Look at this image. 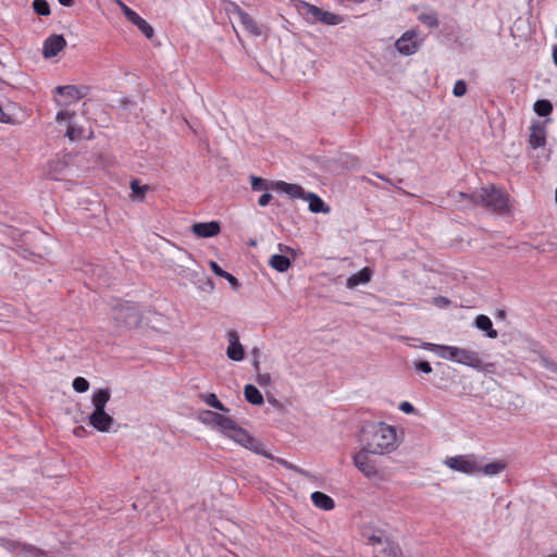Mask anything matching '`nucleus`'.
<instances>
[{
	"label": "nucleus",
	"mask_w": 557,
	"mask_h": 557,
	"mask_svg": "<svg viewBox=\"0 0 557 557\" xmlns=\"http://www.w3.org/2000/svg\"><path fill=\"white\" fill-rule=\"evenodd\" d=\"M416 38L417 33L414 30L405 32L395 42L396 50L403 55L416 53L419 49V44Z\"/></svg>",
	"instance_id": "9"
},
{
	"label": "nucleus",
	"mask_w": 557,
	"mask_h": 557,
	"mask_svg": "<svg viewBox=\"0 0 557 557\" xmlns=\"http://www.w3.org/2000/svg\"><path fill=\"white\" fill-rule=\"evenodd\" d=\"M244 395L248 403L261 406L264 403L263 396L260 391L252 384H247L244 387Z\"/></svg>",
	"instance_id": "22"
},
{
	"label": "nucleus",
	"mask_w": 557,
	"mask_h": 557,
	"mask_svg": "<svg viewBox=\"0 0 557 557\" xmlns=\"http://www.w3.org/2000/svg\"><path fill=\"white\" fill-rule=\"evenodd\" d=\"M210 268L213 271V273L220 277H222L226 272L215 261H210Z\"/></svg>",
	"instance_id": "51"
},
{
	"label": "nucleus",
	"mask_w": 557,
	"mask_h": 557,
	"mask_svg": "<svg viewBox=\"0 0 557 557\" xmlns=\"http://www.w3.org/2000/svg\"><path fill=\"white\" fill-rule=\"evenodd\" d=\"M371 541L374 542V543H381L382 542L381 537H379V536H372Z\"/></svg>",
	"instance_id": "60"
},
{
	"label": "nucleus",
	"mask_w": 557,
	"mask_h": 557,
	"mask_svg": "<svg viewBox=\"0 0 557 557\" xmlns=\"http://www.w3.org/2000/svg\"><path fill=\"white\" fill-rule=\"evenodd\" d=\"M237 426L238 425L233 419L222 414L216 428L228 437Z\"/></svg>",
	"instance_id": "31"
},
{
	"label": "nucleus",
	"mask_w": 557,
	"mask_h": 557,
	"mask_svg": "<svg viewBox=\"0 0 557 557\" xmlns=\"http://www.w3.org/2000/svg\"><path fill=\"white\" fill-rule=\"evenodd\" d=\"M371 451L362 447L357 454L354 455L352 460L355 467L368 479L381 478V472L377 469L374 460L370 458Z\"/></svg>",
	"instance_id": "6"
},
{
	"label": "nucleus",
	"mask_w": 557,
	"mask_h": 557,
	"mask_svg": "<svg viewBox=\"0 0 557 557\" xmlns=\"http://www.w3.org/2000/svg\"><path fill=\"white\" fill-rule=\"evenodd\" d=\"M225 11L227 12V14L237 17L243 27L245 28V30H247L250 35L258 37L262 34L258 23L237 3L228 2L227 5L225 7Z\"/></svg>",
	"instance_id": "7"
},
{
	"label": "nucleus",
	"mask_w": 557,
	"mask_h": 557,
	"mask_svg": "<svg viewBox=\"0 0 557 557\" xmlns=\"http://www.w3.org/2000/svg\"><path fill=\"white\" fill-rule=\"evenodd\" d=\"M506 468V463L503 460H496L493 462H490L483 467H481V471L485 475H496L499 474L502 471H504Z\"/></svg>",
	"instance_id": "28"
},
{
	"label": "nucleus",
	"mask_w": 557,
	"mask_h": 557,
	"mask_svg": "<svg viewBox=\"0 0 557 557\" xmlns=\"http://www.w3.org/2000/svg\"><path fill=\"white\" fill-rule=\"evenodd\" d=\"M297 12L310 24L322 23L325 25H337L342 22V17L337 14L323 11L320 8L306 1L296 3Z\"/></svg>",
	"instance_id": "4"
},
{
	"label": "nucleus",
	"mask_w": 557,
	"mask_h": 557,
	"mask_svg": "<svg viewBox=\"0 0 557 557\" xmlns=\"http://www.w3.org/2000/svg\"><path fill=\"white\" fill-rule=\"evenodd\" d=\"M272 200V195L269 194V193H264L263 195H261L258 199V205L260 207H265L270 203V201Z\"/></svg>",
	"instance_id": "50"
},
{
	"label": "nucleus",
	"mask_w": 557,
	"mask_h": 557,
	"mask_svg": "<svg viewBox=\"0 0 557 557\" xmlns=\"http://www.w3.org/2000/svg\"><path fill=\"white\" fill-rule=\"evenodd\" d=\"M372 273H373L372 270L368 267L361 269L359 272L350 275L347 278L346 287L352 289V288L357 287L358 285L369 283L372 277Z\"/></svg>",
	"instance_id": "18"
},
{
	"label": "nucleus",
	"mask_w": 557,
	"mask_h": 557,
	"mask_svg": "<svg viewBox=\"0 0 557 557\" xmlns=\"http://www.w3.org/2000/svg\"><path fill=\"white\" fill-rule=\"evenodd\" d=\"M221 416L222 414H220L218 412H214L211 410H206L201 413L200 420L205 424L212 425V426L216 428L219 424V421L221 419Z\"/></svg>",
	"instance_id": "33"
},
{
	"label": "nucleus",
	"mask_w": 557,
	"mask_h": 557,
	"mask_svg": "<svg viewBox=\"0 0 557 557\" xmlns=\"http://www.w3.org/2000/svg\"><path fill=\"white\" fill-rule=\"evenodd\" d=\"M55 91L70 99V101H77L84 97H86L89 92L88 86H74V85H66V86H58L55 88Z\"/></svg>",
	"instance_id": "17"
},
{
	"label": "nucleus",
	"mask_w": 557,
	"mask_h": 557,
	"mask_svg": "<svg viewBox=\"0 0 557 557\" xmlns=\"http://www.w3.org/2000/svg\"><path fill=\"white\" fill-rule=\"evenodd\" d=\"M228 346L226 348V356L233 361H242L245 358L244 346L239 342L238 333L234 330H230L226 333Z\"/></svg>",
	"instance_id": "11"
},
{
	"label": "nucleus",
	"mask_w": 557,
	"mask_h": 557,
	"mask_svg": "<svg viewBox=\"0 0 557 557\" xmlns=\"http://www.w3.org/2000/svg\"><path fill=\"white\" fill-rule=\"evenodd\" d=\"M541 363L547 370H549L554 373H557V363H555L554 361L549 360L548 358L543 357L541 359Z\"/></svg>",
	"instance_id": "46"
},
{
	"label": "nucleus",
	"mask_w": 557,
	"mask_h": 557,
	"mask_svg": "<svg viewBox=\"0 0 557 557\" xmlns=\"http://www.w3.org/2000/svg\"><path fill=\"white\" fill-rule=\"evenodd\" d=\"M445 465L454 471L466 474H474L481 472V466L476 462L474 456L459 455L455 457H448L445 460Z\"/></svg>",
	"instance_id": "8"
},
{
	"label": "nucleus",
	"mask_w": 557,
	"mask_h": 557,
	"mask_svg": "<svg viewBox=\"0 0 557 557\" xmlns=\"http://www.w3.org/2000/svg\"><path fill=\"white\" fill-rule=\"evenodd\" d=\"M413 367L417 371L425 373V374H430L432 372V367H431L430 362L424 361V360L414 361Z\"/></svg>",
	"instance_id": "40"
},
{
	"label": "nucleus",
	"mask_w": 557,
	"mask_h": 557,
	"mask_svg": "<svg viewBox=\"0 0 557 557\" xmlns=\"http://www.w3.org/2000/svg\"><path fill=\"white\" fill-rule=\"evenodd\" d=\"M375 175H376L379 178H381V180H383V181H385V182H389V180H388V178H386L385 176H383V175H381V174H379V173H376Z\"/></svg>",
	"instance_id": "62"
},
{
	"label": "nucleus",
	"mask_w": 557,
	"mask_h": 557,
	"mask_svg": "<svg viewBox=\"0 0 557 557\" xmlns=\"http://www.w3.org/2000/svg\"><path fill=\"white\" fill-rule=\"evenodd\" d=\"M122 11L125 17L134 25L138 27V29L148 38L151 39L153 37V28L152 26L139 16L134 10L125 5L121 2Z\"/></svg>",
	"instance_id": "12"
},
{
	"label": "nucleus",
	"mask_w": 557,
	"mask_h": 557,
	"mask_svg": "<svg viewBox=\"0 0 557 557\" xmlns=\"http://www.w3.org/2000/svg\"><path fill=\"white\" fill-rule=\"evenodd\" d=\"M18 543L12 540H8L4 537H0V546H2L4 549L9 552H15V549L18 547Z\"/></svg>",
	"instance_id": "43"
},
{
	"label": "nucleus",
	"mask_w": 557,
	"mask_h": 557,
	"mask_svg": "<svg viewBox=\"0 0 557 557\" xmlns=\"http://www.w3.org/2000/svg\"><path fill=\"white\" fill-rule=\"evenodd\" d=\"M83 431H84V429H83L82 426H79V428H76V429L74 430V433H75V435H79V434H81V432H83Z\"/></svg>",
	"instance_id": "61"
},
{
	"label": "nucleus",
	"mask_w": 557,
	"mask_h": 557,
	"mask_svg": "<svg viewBox=\"0 0 557 557\" xmlns=\"http://www.w3.org/2000/svg\"><path fill=\"white\" fill-rule=\"evenodd\" d=\"M304 200L309 202V210L313 213H329L330 208L324 203V201L314 193H307Z\"/></svg>",
	"instance_id": "20"
},
{
	"label": "nucleus",
	"mask_w": 557,
	"mask_h": 557,
	"mask_svg": "<svg viewBox=\"0 0 557 557\" xmlns=\"http://www.w3.org/2000/svg\"><path fill=\"white\" fill-rule=\"evenodd\" d=\"M252 368H253V370H255L257 373H258V372H260V361H259V359H253V360H252Z\"/></svg>",
	"instance_id": "57"
},
{
	"label": "nucleus",
	"mask_w": 557,
	"mask_h": 557,
	"mask_svg": "<svg viewBox=\"0 0 557 557\" xmlns=\"http://www.w3.org/2000/svg\"><path fill=\"white\" fill-rule=\"evenodd\" d=\"M455 198L457 201H460V200H463V199H468L471 201V195H468L466 193H462V191H458L456 195H455Z\"/></svg>",
	"instance_id": "55"
},
{
	"label": "nucleus",
	"mask_w": 557,
	"mask_h": 557,
	"mask_svg": "<svg viewBox=\"0 0 557 557\" xmlns=\"http://www.w3.org/2000/svg\"><path fill=\"white\" fill-rule=\"evenodd\" d=\"M359 441L371 454H388L397 448L396 429L382 421L368 422L361 429Z\"/></svg>",
	"instance_id": "1"
},
{
	"label": "nucleus",
	"mask_w": 557,
	"mask_h": 557,
	"mask_svg": "<svg viewBox=\"0 0 557 557\" xmlns=\"http://www.w3.org/2000/svg\"><path fill=\"white\" fill-rule=\"evenodd\" d=\"M113 320L119 327L133 329L140 324L141 313L136 304L125 301L113 308Z\"/></svg>",
	"instance_id": "5"
},
{
	"label": "nucleus",
	"mask_w": 557,
	"mask_h": 557,
	"mask_svg": "<svg viewBox=\"0 0 557 557\" xmlns=\"http://www.w3.org/2000/svg\"><path fill=\"white\" fill-rule=\"evenodd\" d=\"M131 189L137 196L144 197V195L149 190L148 185H140L138 180H133L131 182Z\"/></svg>",
	"instance_id": "39"
},
{
	"label": "nucleus",
	"mask_w": 557,
	"mask_h": 557,
	"mask_svg": "<svg viewBox=\"0 0 557 557\" xmlns=\"http://www.w3.org/2000/svg\"><path fill=\"white\" fill-rule=\"evenodd\" d=\"M22 552L24 554H27L26 557H36L38 554V550L33 546H23Z\"/></svg>",
	"instance_id": "53"
},
{
	"label": "nucleus",
	"mask_w": 557,
	"mask_h": 557,
	"mask_svg": "<svg viewBox=\"0 0 557 557\" xmlns=\"http://www.w3.org/2000/svg\"><path fill=\"white\" fill-rule=\"evenodd\" d=\"M250 183H251V188L253 191L275 190V188L273 187L275 182H269L259 176L251 175Z\"/></svg>",
	"instance_id": "24"
},
{
	"label": "nucleus",
	"mask_w": 557,
	"mask_h": 557,
	"mask_svg": "<svg viewBox=\"0 0 557 557\" xmlns=\"http://www.w3.org/2000/svg\"><path fill=\"white\" fill-rule=\"evenodd\" d=\"M65 135L71 140H76V139H81L84 136V132H83V128L70 124L67 129H66V134Z\"/></svg>",
	"instance_id": "38"
},
{
	"label": "nucleus",
	"mask_w": 557,
	"mask_h": 557,
	"mask_svg": "<svg viewBox=\"0 0 557 557\" xmlns=\"http://www.w3.org/2000/svg\"><path fill=\"white\" fill-rule=\"evenodd\" d=\"M553 59L555 64L557 65V46H555L553 49Z\"/></svg>",
	"instance_id": "59"
},
{
	"label": "nucleus",
	"mask_w": 557,
	"mask_h": 557,
	"mask_svg": "<svg viewBox=\"0 0 557 557\" xmlns=\"http://www.w3.org/2000/svg\"><path fill=\"white\" fill-rule=\"evenodd\" d=\"M441 346H442V345H440V344H433V343H426V342H424V343H422V344H421V347H422L423 349H425V350H430V351H433V352H435L437 356L440 355V350H441L440 348H441Z\"/></svg>",
	"instance_id": "47"
},
{
	"label": "nucleus",
	"mask_w": 557,
	"mask_h": 557,
	"mask_svg": "<svg viewBox=\"0 0 557 557\" xmlns=\"http://www.w3.org/2000/svg\"><path fill=\"white\" fill-rule=\"evenodd\" d=\"M438 357L457 362L460 348L456 346L442 345Z\"/></svg>",
	"instance_id": "29"
},
{
	"label": "nucleus",
	"mask_w": 557,
	"mask_h": 557,
	"mask_svg": "<svg viewBox=\"0 0 557 557\" xmlns=\"http://www.w3.org/2000/svg\"><path fill=\"white\" fill-rule=\"evenodd\" d=\"M376 557H403V554L398 545L388 543Z\"/></svg>",
	"instance_id": "35"
},
{
	"label": "nucleus",
	"mask_w": 557,
	"mask_h": 557,
	"mask_svg": "<svg viewBox=\"0 0 557 557\" xmlns=\"http://www.w3.org/2000/svg\"><path fill=\"white\" fill-rule=\"evenodd\" d=\"M245 448L253 451L255 454L264 456L268 459H274V456L265 450L264 444L255 438L252 435L249 440V444H247Z\"/></svg>",
	"instance_id": "25"
},
{
	"label": "nucleus",
	"mask_w": 557,
	"mask_h": 557,
	"mask_svg": "<svg viewBox=\"0 0 557 557\" xmlns=\"http://www.w3.org/2000/svg\"><path fill=\"white\" fill-rule=\"evenodd\" d=\"M191 231L200 238H209L220 234L221 225L218 221L199 222L193 224Z\"/></svg>",
	"instance_id": "14"
},
{
	"label": "nucleus",
	"mask_w": 557,
	"mask_h": 557,
	"mask_svg": "<svg viewBox=\"0 0 557 557\" xmlns=\"http://www.w3.org/2000/svg\"><path fill=\"white\" fill-rule=\"evenodd\" d=\"M34 11L41 16H48L50 14V5L46 0H34Z\"/></svg>",
	"instance_id": "36"
},
{
	"label": "nucleus",
	"mask_w": 557,
	"mask_h": 557,
	"mask_svg": "<svg viewBox=\"0 0 557 557\" xmlns=\"http://www.w3.org/2000/svg\"><path fill=\"white\" fill-rule=\"evenodd\" d=\"M529 145L533 149L544 147L546 144V127L541 122H534L530 127Z\"/></svg>",
	"instance_id": "16"
},
{
	"label": "nucleus",
	"mask_w": 557,
	"mask_h": 557,
	"mask_svg": "<svg viewBox=\"0 0 557 557\" xmlns=\"http://www.w3.org/2000/svg\"><path fill=\"white\" fill-rule=\"evenodd\" d=\"M434 302L437 307L444 308L450 305V300L446 297L440 296L434 299Z\"/></svg>",
	"instance_id": "52"
},
{
	"label": "nucleus",
	"mask_w": 557,
	"mask_h": 557,
	"mask_svg": "<svg viewBox=\"0 0 557 557\" xmlns=\"http://www.w3.org/2000/svg\"><path fill=\"white\" fill-rule=\"evenodd\" d=\"M201 398L205 400L207 405L210 407L218 409L220 411H228L227 408L224 407V405L218 399L216 395L213 393H208L206 395H202Z\"/></svg>",
	"instance_id": "34"
},
{
	"label": "nucleus",
	"mask_w": 557,
	"mask_h": 557,
	"mask_svg": "<svg viewBox=\"0 0 557 557\" xmlns=\"http://www.w3.org/2000/svg\"><path fill=\"white\" fill-rule=\"evenodd\" d=\"M256 382L260 385V386H267L271 383V376L269 373H260L258 372L257 373V376H256Z\"/></svg>",
	"instance_id": "44"
},
{
	"label": "nucleus",
	"mask_w": 557,
	"mask_h": 557,
	"mask_svg": "<svg viewBox=\"0 0 557 557\" xmlns=\"http://www.w3.org/2000/svg\"><path fill=\"white\" fill-rule=\"evenodd\" d=\"M260 354H261V351H260V349L258 347H253L252 348L251 355H252L253 359H259Z\"/></svg>",
	"instance_id": "56"
},
{
	"label": "nucleus",
	"mask_w": 557,
	"mask_h": 557,
	"mask_svg": "<svg viewBox=\"0 0 557 557\" xmlns=\"http://www.w3.org/2000/svg\"><path fill=\"white\" fill-rule=\"evenodd\" d=\"M223 278H225L233 288H237L238 285H239V282L238 280L231 273L228 272H225L224 275L222 276Z\"/></svg>",
	"instance_id": "49"
},
{
	"label": "nucleus",
	"mask_w": 557,
	"mask_h": 557,
	"mask_svg": "<svg viewBox=\"0 0 557 557\" xmlns=\"http://www.w3.org/2000/svg\"><path fill=\"white\" fill-rule=\"evenodd\" d=\"M398 408L400 411H403L404 413H407V414H411V413L416 412L414 406L409 401H401L399 404Z\"/></svg>",
	"instance_id": "45"
},
{
	"label": "nucleus",
	"mask_w": 557,
	"mask_h": 557,
	"mask_svg": "<svg viewBox=\"0 0 557 557\" xmlns=\"http://www.w3.org/2000/svg\"><path fill=\"white\" fill-rule=\"evenodd\" d=\"M471 202L481 205L485 209L499 214H504L509 210L508 195L494 185L482 187L479 190L472 193Z\"/></svg>",
	"instance_id": "3"
},
{
	"label": "nucleus",
	"mask_w": 557,
	"mask_h": 557,
	"mask_svg": "<svg viewBox=\"0 0 557 557\" xmlns=\"http://www.w3.org/2000/svg\"><path fill=\"white\" fill-rule=\"evenodd\" d=\"M64 166V163H62L60 160L51 161L49 163V168L53 169L54 171H61Z\"/></svg>",
	"instance_id": "54"
},
{
	"label": "nucleus",
	"mask_w": 557,
	"mask_h": 557,
	"mask_svg": "<svg viewBox=\"0 0 557 557\" xmlns=\"http://www.w3.org/2000/svg\"><path fill=\"white\" fill-rule=\"evenodd\" d=\"M66 47V40L62 35H51L47 37L42 45V54L50 59L57 57L60 51Z\"/></svg>",
	"instance_id": "13"
},
{
	"label": "nucleus",
	"mask_w": 557,
	"mask_h": 557,
	"mask_svg": "<svg viewBox=\"0 0 557 557\" xmlns=\"http://www.w3.org/2000/svg\"><path fill=\"white\" fill-rule=\"evenodd\" d=\"M58 1L63 7H71L74 3V0H58Z\"/></svg>",
	"instance_id": "58"
},
{
	"label": "nucleus",
	"mask_w": 557,
	"mask_h": 557,
	"mask_svg": "<svg viewBox=\"0 0 557 557\" xmlns=\"http://www.w3.org/2000/svg\"><path fill=\"white\" fill-rule=\"evenodd\" d=\"M228 437L243 447H246L247 444H249L251 435L245 429L238 425Z\"/></svg>",
	"instance_id": "27"
},
{
	"label": "nucleus",
	"mask_w": 557,
	"mask_h": 557,
	"mask_svg": "<svg viewBox=\"0 0 557 557\" xmlns=\"http://www.w3.org/2000/svg\"><path fill=\"white\" fill-rule=\"evenodd\" d=\"M277 463L282 465L283 467H285L286 469H289V470H293V471H296L300 474H305V471L300 468H298L297 466L288 462L287 460L283 459V458H278V457H275L274 456V459Z\"/></svg>",
	"instance_id": "42"
},
{
	"label": "nucleus",
	"mask_w": 557,
	"mask_h": 557,
	"mask_svg": "<svg viewBox=\"0 0 557 557\" xmlns=\"http://www.w3.org/2000/svg\"><path fill=\"white\" fill-rule=\"evenodd\" d=\"M555 199H556V203H557V187H556V193H555Z\"/></svg>",
	"instance_id": "64"
},
{
	"label": "nucleus",
	"mask_w": 557,
	"mask_h": 557,
	"mask_svg": "<svg viewBox=\"0 0 557 557\" xmlns=\"http://www.w3.org/2000/svg\"><path fill=\"white\" fill-rule=\"evenodd\" d=\"M269 264L274 270L283 273L289 269L290 260L284 255H273L269 261Z\"/></svg>",
	"instance_id": "23"
},
{
	"label": "nucleus",
	"mask_w": 557,
	"mask_h": 557,
	"mask_svg": "<svg viewBox=\"0 0 557 557\" xmlns=\"http://www.w3.org/2000/svg\"><path fill=\"white\" fill-rule=\"evenodd\" d=\"M74 115H75L74 112L60 111V112H58V114L55 116V120L58 122H62V121H65V120H71Z\"/></svg>",
	"instance_id": "48"
},
{
	"label": "nucleus",
	"mask_w": 557,
	"mask_h": 557,
	"mask_svg": "<svg viewBox=\"0 0 557 557\" xmlns=\"http://www.w3.org/2000/svg\"><path fill=\"white\" fill-rule=\"evenodd\" d=\"M228 437L243 447H246L247 444H249L251 435L245 429L238 425Z\"/></svg>",
	"instance_id": "26"
},
{
	"label": "nucleus",
	"mask_w": 557,
	"mask_h": 557,
	"mask_svg": "<svg viewBox=\"0 0 557 557\" xmlns=\"http://www.w3.org/2000/svg\"><path fill=\"white\" fill-rule=\"evenodd\" d=\"M419 21L429 28H436L440 25L437 14L435 12H424L418 16Z\"/></svg>",
	"instance_id": "32"
},
{
	"label": "nucleus",
	"mask_w": 557,
	"mask_h": 557,
	"mask_svg": "<svg viewBox=\"0 0 557 557\" xmlns=\"http://www.w3.org/2000/svg\"><path fill=\"white\" fill-rule=\"evenodd\" d=\"M474 325L480 331L484 332L485 336L488 338H496L498 336L497 331L493 329L492 320L485 314L476 315L474 319Z\"/></svg>",
	"instance_id": "19"
},
{
	"label": "nucleus",
	"mask_w": 557,
	"mask_h": 557,
	"mask_svg": "<svg viewBox=\"0 0 557 557\" xmlns=\"http://www.w3.org/2000/svg\"><path fill=\"white\" fill-rule=\"evenodd\" d=\"M457 363L470 367L476 371H485L486 367L492 366V363L484 364L479 352L466 348H460Z\"/></svg>",
	"instance_id": "10"
},
{
	"label": "nucleus",
	"mask_w": 557,
	"mask_h": 557,
	"mask_svg": "<svg viewBox=\"0 0 557 557\" xmlns=\"http://www.w3.org/2000/svg\"><path fill=\"white\" fill-rule=\"evenodd\" d=\"M275 191L286 194L290 199H304L307 191L298 184H290L284 181H275Z\"/></svg>",
	"instance_id": "15"
},
{
	"label": "nucleus",
	"mask_w": 557,
	"mask_h": 557,
	"mask_svg": "<svg viewBox=\"0 0 557 557\" xmlns=\"http://www.w3.org/2000/svg\"><path fill=\"white\" fill-rule=\"evenodd\" d=\"M48 175H50L52 177V171L51 170H49ZM53 178H55V177L53 176Z\"/></svg>",
	"instance_id": "63"
},
{
	"label": "nucleus",
	"mask_w": 557,
	"mask_h": 557,
	"mask_svg": "<svg viewBox=\"0 0 557 557\" xmlns=\"http://www.w3.org/2000/svg\"><path fill=\"white\" fill-rule=\"evenodd\" d=\"M311 500L315 507L323 510H331L335 506L332 497L319 491L311 494Z\"/></svg>",
	"instance_id": "21"
},
{
	"label": "nucleus",
	"mask_w": 557,
	"mask_h": 557,
	"mask_svg": "<svg viewBox=\"0 0 557 557\" xmlns=\"http://www.w3.org/2000/svg\"><path fill=\"white\" fill-rule=\"evenodd\" d=\"M467 92V85L465 81L459 79L455 83L453 94L455 97H462Z\"/></svg>",
	"instance_id": "41"
},
{
	"label": "nucleus",
	"mask_w": 557,
	"mask_h": 557,
	"mask_svg": "<svg viewBox=\"0 0 557 557\" xmlns=\"http://www.w3.org/2000/svg\"><path fill=\"white\" fill-rule=\"evenodd\" d=\"M72 385L74 391L77 393H85L89 388V382L82 376L75 377Z\"/></svg>",
	"instance_id": "37"
},
{
	"label": "nucleus",
	"mask_w": 557,
	"mask_h": 557,
	"mask_svg": "<svg viewBox=\"0 0 557 557\" xmlns=\"http://www.w3.org/2000/svg\"><path fill=\"white\" fill-rule=\"evenodd\" d=\"M533 109L539 116H548L553 112V104L549 100L541 99L535 101Z\"/></svg>",
	"instance_id": "30"
},
{
	"label": "nucleus",
	"mask_w": 557,
	"mask_h": 557,
	"mask_svg": "<svg viewBox=\"0 0 557 557\" xmlns=\"http://www.w3.org/2000/svg\"><path fill=\"white\" fill-rule=\"evenodd\" d=\"M111 398V392L109 388H99L92 393L91 405L94 407L92 412L88 417V423L95 430L101 433L110 432L114 424V419L106 411V406Z\"/></svg>",
	"instance_id": "2"
}]
</instances>
